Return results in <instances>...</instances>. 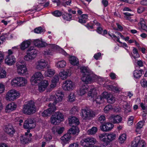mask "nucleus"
<instances>
[{
	"label": "nucleus",
	"mask_w": 147,
	"mask_h": 147,
	"mask_svg": "<svg viewBox=\"0 0 147 147\" xmlns=\"http://www.w3.org/2000/svg\"><path fill=\"white\" fill-rule=\"evenodd\" d=\"M80 69L82 73V76L81 79L83 82L88 84L97 81L98 76L92 74L91 71L88 67L81 66Z\"/></svg>",
	"instance_id": "f257e3e1"
},
{
	"label": "nucleus",
	"mask_w": 147,
	"mask_h": 147,
	"mask_svg": "<svg viewBox=\"0 0 147 147\" xmlns=\"http://www.w3.org/2000/svg\"><path fill=\"white\" fill-rule=\"evenodd\" d=\"M48 47L49 48L48 50H45L42 52L43 54L45 55H53L56 52L61 53L65 56L67 55V53L64 50L55 44H49Z\"/></svg>",
	"instance_id": "f03ea898"
},
{
	"label": "nucleus",
	"mask_w": 147,
	"mask_h": 147,
	"mask_svg": "<svg viewBox=\"0 0 147 147\" xmlns=\"http://www.w3.org/2000/svg\"><path fill=\"white\" fill-rule=\"evenodd\" d=\"M36 109L34 102L31 100L23 106V112L25 114L30 115L35 112Z\"/></svg>",
	"instance_id": "7ed1b4c3"
},
{
	"label": "nucleus",
	"mask_w": 147,
	"mask_h": 147,
	"mask_svg": "<svg viewBox=\"0 0 147 147\" xmlns=\"http://www.w3.org/2000/svg\"><path fill=\"white\" fill-rule=\"evenodd\" d=\"M27 82V80L25 78L19 77L13 79L11 82V84L13 87H23L25 86Z\"/></svg>",
	"instance_id": "20e7f679"
},
{
	"label": "nucleus",
	"mask_w": 147,
	"mask_h": 147,
	"mask_svg": "<svg viewBox=\"0 0 147 147\" xmlns=\"http://www.w3.org/2000/svg\"><path fill=\"white\" fill-rule=\"evenodd\" d=\"M20 96L19 92L15 89L9 90L6 93L5 99L7 101H13Z\"/></svg>",
	"instance_id": "39448f33"
},
{
	"label": "nucleus",
	"mask_w": 147,
	"mask_h": 147,
	"mask_svg": "<svg viewBox=\"0 0 147 147\" xmlns=\"http://www.w3.org/2000/svg\"><path fill=\"white\" fill-rule=\"evenodd\" d=\"M81 117L83 120H90L95 116V113L91 110L86 109H82Z\"/></svg>",
	"instance_id": "423d86ee"
},
{
	"label": "nucleus",
	"mask_w": 147,
	"mask_h": 147,
	"mask_svg": "<svg viewBox=\"0 0 147 147\" xmlns=\"http://www.w3.org/2000/svg\"><path fill=\"white\" fill-rule=\"evenodd\" d=\"M7 53L8 55L5 57V63L8 65L11 66L16 63V58L14 55H12L13 52L11 50L8 49Z\"/></svg>",
	"instance_id": "0eeeda50"
},
{
	"label": "nucleus",
	"mask_w": 147,
	"mask_h": 147,
	"mask_svg": "<svg viewBox=\"0 0 147 147\" xmlns=\"http://www.w3.org/2000/svg\"><path fill=\"white\" fill-rule=\"evenodd\" d=\"M98 142L96 139L93 137H88L84 139L80 142L81 145L83 147H89L94 145Z\"/></svg>",
	"instance_id": "6e6552de"
},
{
	"label": "nucleus",
	"mask_w": 147,
	"mask_h": 147,
	"mask_svg": "<svg viewBox=\"0 0 147 147\" xmlns=\"http://www.w3.org/2000/svg\"><path fill=\"white\" fill-rule=\"evenodd\" d=\"M63 89L65 91H71L75 88V84L69 80H67L63 82Z\"/></svg>",
	"instance_id": "1a4fd4ad"
},
{
	"label": "nucleus",
	"mask_w": 147,
	"mask_h": 147,
	"mask_svg": "<svg viewBox=\"0 0 147 147\" xmlns=\"http://www.w3.org/2000/svg\"><path fill=\"white\" fill-rule=\"evenodd\" d=\"M16 66L17 72L19 75L24 76L28 74L27 68L25 64H22L21 62H19L17 64Z\"/></svg>",
	"instance_id": "9d476101"
},
{
	"label": "nucleus",
	"mask_w": 147,
	"mask_h": 147,
	"mask_svg": "<svg viewBox=\"0 0 147 147\" xmlns=\"http://www.w3.org/2000/svg\"><path fill=\"white\" fill-rule=\"evenodd\" d=\"M132 146L134 147H146V144L140 136L136 137L132 142Z\"/></svg>",
	"instance_id": "9b49d317"
},
{
	"label": "nucleus",
	"mask_w": 147,
	"mask_h": 147,
	"mask_svg": "<svg viewBox=\"0 0 147 147\" xmlns=\"http://www.w3.org/2000/svg\"><path fill=\"white\" fill-rule=\"evenodd\" d=\"M44 78V76L42 73L40 71L35 72L33 75L31 79V82L32 84L37 83Z\"/></svg>",
	"instance_id": "f8f14e48"
},
{
	"label": "nucleus",
	"mask_w": 147,
	"mask_h": 147,
	"mask_svg": "<svg viewBox=\"0 0 147 147\" xmlns=\"http://www.w3.org/2000/svg\"><path fill=\"white\" fill-rule=\"evenodd\" d=\"M48 65L47 61L41 59L36 61L35 64V68L38 70H41L45 68Z\"/></svg>",
	"instance_id": "ddd939ff"
},
{
	"label": "nucleus",
	"mask_w": 147,
	"mask_h": 147,
	"mask_svg": "<svg viewBox=\"0 0 147 147\" xmlns=\"http://www.w3.org/2000/svg\"><path fill=\"white\" fill-rule=\"evenodd\" d=\"M49 108L45 110L42 113V115L43 117H47L50 115L52 113L56 110V107L54 105H52L51 103L49 104Z\"/></svg>",
	"instance_id": "4468645a"
},
{
	"label": "nucleus",
	"mask_w": 147,
	"mask_h": 147,
	"mask_svg": "<svg viewBox=\"0 0 147 147\" xmlns=\"http://www.w3.org/2000/svg\"><path fill=\"white\" fill-rule=\"evenodd\" d=\"M49 85L48 81L44 80L41 81L38 84V91L42 92L45 91Z\"/></svg>",
	"instance_id": "2eb2a0df"
},
{
	"label": "nucleus",
	"mask_w": 147,
	"mask_h": 147,
	"mask_svg": "<svg viewBox=\"0 0 147 147\" xmlns=\"http://www.w3.org/2000/svg\"><path fill=\"white\" fill-rule=\"evenodd\" d=\"M55 94V101L53 104H52V105L55 106L57 103L62 101L64 97L63 92L59 90H57Z\"/></svg>",
	"instance_id": "dca6fc26"
},
{
	"label": "nucleus",
	"mask_w": 147,
	"mask_h": 147,
	"mask_svg": "<svg viewBox=\"0 0 147 147\" xmlns=\"http://www.w3.org/2000/svg\"><path fill=\"white\" fill-rule=\"evenodd\" d=\"M114 127V125L111 123L107 122L102 124L100 126V130L104 132L110 131Z\"/></svg>",
	"instance_id": "f3484780"
},
{
	"label": "nucleus",
	"mask_w": 147,
	"mask_h": 147,
	"mask_svg": "<svg viewBox=\"0 0 147 147\" xmlns=\"http://www.w3.org/2000/svg\"><path fill=\"white\" fill-rule=\"evenodd\" d=\"M36 126L35 123L32 119H28L26 120L24 123V127L25 129H31Z\"/></svg>",
	"instance_id": "a211bd4d"
},
{
	"label": "nucleus",
	"mask_w": 147,
	"mask_h": 147,
	"mask_svg": "<svg viewBox=\"0 0 147 147\" xmlns=\"http://www.w3.org/2000/svg\"><path fill=\"white\" fill-rule=\"evenodd\" d=\"M4 130L9 135L12 136L16 132L13 126L11 124H8L4 126Z\"/></svg>",
	"instance_id": "6ab92c4d"
},
{
	"label": "nucleus",
	"mask_w": 147,
	"mask_h": 147,
	"mask_svg": "<svg viewBox=\"0 0 147 147\" xmlns=\"http://www.w3.org/2000/svg\"><path fill=\"white\" fill-rule=\"evenodd\" d=\"M102 95L106 98L108 103L110 104L114 103L115 101V97L113 95L107 92H104L102 93Z\"/></svg>",
	"instance_id": "aec40b11"
},
{
	"label": "nucleus",
	"mask_w": 147,
	"mask_h": 147,
	"mask_svg": "<svg viewBox=\"0 0 147 147\" xmlns=\"http://www.w3.org/2000/svg\"><path fill=\"white\" fill-rule=\"evenodd\" d=\"M55 70L52 68L50 65H48L47 67L44 75L46 77H51L55 74Z\"/></svg>",
	"instance_id": "412c9836"
},
{
	"label": "nucleus",
	"mask_w": 147,
	"mask_h": 147,
	"mask_svg": "<svg viewBox=\"0 0 147 147\" xmlns=\"http://www.w3.org/2000/svg\"><path fill=\"white\" fill-rule=\"evenodd\" d=\"M17 107V105L15 102H12L8 103L5 106V111L6 113L11 112L15 110Z\"/></svg>",
	"instance_id": "4be33fe9"
},
{
	"label": "nucleus",
	"mask_w": 147,
	"mask_h": 147,
	"mask_svg": "<svg viewBox=\"0 0 147 147\" xmlns=\"http://www.w3.org/2000/svg\"><path fill=\"white\" fill-rule=\"evenodd\" d=\"M71 74V70L70 69H68L60 72L59 75L61 79L64 80L67 79L68 76H70Z\"/></svg>",
	"instance_id": "5701e85b"
},
{
	"label": "nucleus",
	"mask_w": 147,
	"mask_h": 147,
	"mask_svg": "<svg viewBox=\"0 0 147 147\" xmlns=\"http://www.w3.org/2000/svg\"><path fill=\"white\" fill-rule=\"evenodd\" d=\"M64 128L59 126H55L52 129L53 133L55 135L58 136L61 134L64 131Z\"/></svg>",
	"instance_id": "b1692460"
},
{
	"label": "nucleus",
	"mask_w": 147,
	"mask_h": 147,
	"mask_svg": "<svg viewBox=\"0 0 147 147\" xmlns=\"http://www.w3.org/2000/svg\"><path fill=\"white\" fill-rule=\"evenodd\" d=\"M71 137V135L68 133L64 135L61 138V143L63 144L68 143Z\"/></svg>",
	"instance_id": "393cba45"
},
{
	"label": "nucleus",
	"mask_w": 147,
	"mask_h": 147,
	"mask_svg": "<svg viewBox=\"0 0 147 147\" xmlns=\"http://www.w3.org/2000/svg\"><path fill=\"white\" fill-rule=\"evenodd\" d=\"M97 95V91L95 88H93L90 89L88 92V96L90 98V99H94L95 98Z\"/></svg>",
	"instance_id": "a878e982"
},
{
	"label": "nucleus",
	"mask_w": 147,
	"mask_h": 147,
	"mask_svg": "<svg viewBox=\"0 0 147 147\" xmlns=\"http://www.w3.org/2000/svg\"><path fill=\"white\" fill-rule=\"evenodd\" d=\"M88 90V86L86 85H83L80 86L78 91V93L79 95L83 96L84 95Z\"/></svg>",
	"instance_id": "bb28decb"
},
{
	"label": "nucleus",
	"mask_w": 147,
	"mask_h": 147,
	"mask_svg": "<svg viewBox=\"0 0 147 147\" xmlns=\"http://www.w3.org/2000/svg\"><path fill=\"white\" fill-rule=\"evenodd\" d=\"M26 52V53H28L34 59L36 58L38 54L37 50L33 47H31L28 48Z\"/></svg>",
	"instance_id": "cd10ccee"
},
{
	"label": "nucleus",
	"mask_w": 147,
	"mask_h": 147,
	"mask_svg": "<svg viewBox=\"0 0 147 147\" xmlns=\"http://www.w3.org/2000/svg\"><path fill=\"white\" fill-rule=\"evenodd\" d=\"M111 119L113 123L117 124L121 122L122 120V118L119 115H112L111 116Z\"/></svg>",
	"instance_id": "c85d7f7f"
},
{
	"label": "nucleus",
	"mask_w": 147,
	"mask_h": 147,
	"mask_svg": "<svg viewBox=\"0 0 147 147\" xmlns=\"http://www.w3.org/2000/svg\"><path fill=\"white\" fill-rule=\"evenodd\" d=\"M31 40L29 39L23 41L20 45L21 50H24L27 48L30 45Z\"/></svg>",
	"instance_id": "c756f323"
},
{
	"label": "nucleus",
	"mask_w": 147,
	"mask_h": 147,
	"mask_svg": "<svg viewBox=\"0 0 147 147\" xmlns=\"http://www.w3.org/2000/svg\"><path fill=\"white\" fill-rule=\"evenodd\" d=\"M69 123L70 125L74 124L78 125L80 123L79 119L74 116H70L68 118Z\"/></svg>",
	"instance_id": "7c9ffc66"
},
{
	"label": "nucleus",
	"mask_w": 147,
	"mask_h": 147,
	"mask_svg": "<svg viewBox=\"0 0 147 147\" xmlns=\"http://www.w3.org/2000/svg\"><path fill=\"white\" fill-rule=\"evenodd\" d=\"M33 43L36 47L38 48L44 47L46 45L45 42H43L42 39L40 40L38 39L34 40L33 41Z\"/></svg>",
	"instance_id": "2f4dec72"
},
{
	"label": "nucleus",
	"mask_w": 147,
	"mask_h": 147,
	"mask_svg": "<svg viewBox=\"0 0 147 147\" xmlns=\"http://www.w3.org/2000/svg\"><path fill=\"white\" fill-rule=\"evenodd\" d=\"M124 112L126 113H127L131 111V107L130 105V102H124L123 106Z\"/></svg>",
	"instance_id": "473e14b6"
},
{
	"label": "nucleus",
	"mask_w": 147,
	"mask_h": 147,
	"mask_svg": "<svg viewBox=\"0 0 147 147\" xmlns=\"http://www.w3.org/2000/svg\"><path fill=\"white\" fill-rule=\"evenodd\" d=\"M105 98L103 97L102 94L101 96H97V95L96 98L92 99V100H93L94 102H95L96 104H100L104 102Z\"/></svg>",
	"instance_id": "72a5a7b5"
},
{
	"label": "nucleus",
	"mask_w": 147,
	"mask_h": 147,
	"mask_svg": "<svg viewBox=\"0 0 147 147\" xmlns=\"http://www.w3.org/2000/svg\"><path fill=\"white\" fill-rule=\"evenodd\" d=\"M80 130L77 126H73L68 131V133L71 135H78L79 132Z\"/></svg>",
	"instance_id": "f704fd0d"
},
{
	"label": "nucleus",
	"mask_w": 147,
	"mask_h": 147,
	"mask_svg": "<svg viewBox=\"0 0 147 147\" xmlns=\"http://www.w3.org/2000/svg\"><path fill=\"white\" fill-rule=\"evenodd\" d=\"M66 65V62L62 60L57 61L55 63V66L58 68H63L65 67Z\"/></svg>",
	"instance_id": "c9c22d12"
},
{
	"label": "nucleus",
	"mask_w": 147,
	"mask_h": 147,
	"mask_svg": "<svg viewBox=\"0 0 147 147\" xmlns=\"http://www.w3.org/2000/svg\"><path fill=\"white\" fill-rule=\"evenodd\" d=\"M138 25L141 29L147 32V26L146 25L145 21L143 18H140Z\"/></svg>",
	"instance_id": "e433bc0d"
},
{
	"label": "nucleus",
	"mask_w": 147,
	"mask_h": 147,
	"mask_svg": "<svg viewBox=\"0 0 147 147\" xmlns=\"http://www.w3.org/2000/svg\"><path fill=\"white\" fill-rule=\"evenodd\" d=\"M109 35L111 37V38H114V39L115 40L118 42H119L120 43H122V47H123L125 49L127 48L128 47V46L127 44L125 43H122L119 40V38H118L117 37L115 34H110L109 33Z\"/></svg>",
	"instance_id": "4c0bfd02"
},
{
	"label": "nucleus",
	"mask_w": 147,
	"mask_h": 147,
	"mask_svg": "<svg viewBox=\"0 0 147 147\" xmlns=\"http://www.w3.org/2000/svg\"><path fill=\"white\" fill-rule=\"evenodd\" d=\"M69 61L71 64L73 65H77L79 63V61L78 59L74 56H70Z\"/></svg>",
	"instance_id": "58836bf2"
},
{
	"label": "nucleus",
	"mask_w": 147,
	"mask_h": 147,
	"mask_svg": "<svg viewBox=\"0 0 147 147\" xmlns=\"http://www.w3.org/2000/svg\"><path fill=\"white\" fill-rule=\"evenodd\" d=\"M107 133V142H110L115 140L116 137L115 134L112 132Z\"/></svg>",
	"instance_id": "ea45409f"
},
{
	"label": "nucleus",
	"mask_w": 147,
	"mask_h": 147,
	"mask_svg": "<svg viewBox=\"0 0 147 147\" xmlns=\"http://www.w3.org/2000/svg\"><path fill=\"white\" fill-rule=\"evenodd\" d=\"M142 70H136L133 72L134 77L136 79H138L140 78L142 76Z\"/></svg>",
	"instance_id": "a19ab883"
},
{
	"label": "nucleus",
	"mask_w": 147,
	"mask_h": 147,
	"mask_svg": "<svg viewBox=\"0 0 147 147\" xmlns=\"http://www.w3.org/2000/svg\"><path fill=\"white\" fill-rule=\"evenodd\" d=\"M55 115L58 120V121L60 123L61 122L63 121L64 120V115L62 113L59 112H56Z\"/></svg>",
	"instance_id": "79ce46f5"
},
{
	"label": "nucleus",
	"mask_w": 147,
	"mask_h": 147,
	"mask_svg": "<svg viewBox=\"0 0 147 147\" xmlns=\"http://www.w3.org/2000/svg\"><path fill=\"white\" fill-rule=\"evenodd\" d=\"M107 88L109 90H111L116 93L119 92L120 88L118 86H112L108 85L107 86Z\"/></svg>",
	"instance_id": "37998d69"
},
{
	"label": "nucleus",
	"mask_w": 147,
	"mask_h": 147,
	"mask_svg": "<svg viewBox=\"0 0 147 147\" xmlns=\"http://www.w3.org/2000/svg\"><path fill=\"white\" fill-rule=\"evenodd\" d=\"M127 138V136L126 134L123 133L121 134L118 138L119 142L121 144L123 143L126 140Z\"/></svg>",
	"instance_id": "c03bdc74"
},
{
	"label": "nucleus",
	"mask_w": 147,
	"mask_h": 147,
	"mask_svg": "<svg viewBox=\"0 0 147 147\" xmlns=\"http://www.w3.org/2000/svg\"><path fill=\"white\" fill-rule=\"evenodd\" d=\"M107 134L105 133L100 134L98 136L99 140L101 141L107 142Z\"/></svg>",
	"instance_id": "a18cd8bd"
},
{
	"label": "nucleus",
	"mask_w": 147,
	"mask_h": 147,
	"mask_svg": "<svg viewBox=\"0 0 147 147\" xmlns=\"http://www.w3.org/2000/svg\"><path fill=\"white\" fill-rule=\"evenodd\" d=\"M88 17L86 14H83L79 18L78 22L81 23H85L88 19Z\"/></svg>",
	"instance_id": "49530a36"
},
{
	"label": "nucleus",
	"mask_w": 147,
	"mask_h": 147,
	"mask_svg": "<svg viewBox=\"0 0 147 147\" xmlns=\"http://www.w3.org/2000/svg\"><path fill=\"white\" fill-rule=\"evenodd\" d=\"M97 131L98 129L97 127H93L91 128L88 129L87 131V133L88 135H93L95 134Z\"/></svg>",
	"instance_id": "de8ad7c7"
},
{
	"label": "nucleus",
	"mask_w": 147,
	"mask_h": 147,
	"mask_svg": "<svg viewBox=\"0 0 147 147\" xmlns=\"http://www.w3.org/2000/svg\"><path fill=\"white\" fill-rule=\"evenodd\" d=\"M51 123L54 125H58L60 123L58 121V120L55 116V115H53L51 118Z\"/></svg>",
	"instance_id": "09e8293b"
},
{
	"label": "nucleus",
	"mask_w": 147,
	"mask_h": 147,
	"mask_svg": "<svg viewBox=\"0 0 147 147\" xmlns=\"http://www.w3.org/2000/svg\"><path fill=\"white\" fill-rule=\"evenodd\" d=\"M31 140V139L30 138L28 139H27L26 138L23 136H21L20 137V140L22 143L23 144H26L28 143Z\"/></svg>",
	"instance_id": "8fccbe9b"
},
{
	"label": "nucleus",
	"mask_w": 147,
	"mask_h": 147,
	"mask_svg": "<svg viewBox=\"0 0 147 147\" xmlns=\"http://www.w3.org/2000/svg\"><path fill=\"white\" fill-rule=\"evenodd\" d=\"M62 17L66 21H70L71 20L72 16L70 14L65 13L62 15Z\"/></svg>",
	"instance_id": "3c124183"
},
{
	"label": "nucleus",
	"mask_w": 147,
	"mask_h": 147,
	"mask_svg": "<svg viewBox=\"0 0 147 147\" xmlns=\"http://www.w3.org/2000/svg\"><path fill=\"white\" fill-rule=\"evenodd\" d=\"M26 55L24 57V59L25 61H31L34 59L32 56L28 54V53H26Z\"/></svg>",
	"instance_id": "603ef678"
},
{
	"label": "nucleus",
	"mask_w": 147,
	"mask_h": 147,
	"mask_svg": "<svg viewBox=\"0 0 147 147\" xmlns=\"http://www.w3.org/2000/svg\"><path fill=\"white\" fill-rule=\"evenodd\" d=\"M133 56L134 59L138 58L140 57V55L138 53L137 49L135 48H133L132 50Z\"/></svg>",
	"instance_id": "864d4df0"
},
{
	"label": "nucleus",
	"mask_w": 147,
	"mask_h": 147,
	"mask_svg": "<svg viewBox=\"0 0 147 147\" xmlns=\"http://www.w3.org/2000/svg\"><path fill=\"white\" fill-rule=\"evenodd\" d=\"M68 99L69 102H72L76 100V96L75 94L73 92L70 93L68 96Z\"/></svg>",
	"instance_id": "5fc2aeb1"
},
{
	"label": "nucleus",
	"mask_w": 147,
	"mask_h": 147,
	"mask_svg": "<svg viewBox=\"0 0 147 147\" xmlns=\"http://www.w3.org/2000/svg\"><path fill=\"white\" fill-rule=\"evenodd\" d=\"M41 0H40L39 1V4L38 5H36L34 7V9L35 10L37 11H40L42 8L43 5H42V3L41 2Z\"/></svg>",
	"instance_id": "6e6d98bb"
},
{
	"label": "nucleus",
	"mask_w": 147,
	"mask_h": 147,
	"mask_svg": "<svg viewBox=\"0 0 147 147\" xmlns=\"http://www.w3.org/2000/svg\"><path fill=\"white\" fill-rule=\"evenodd\" d=\"M6 76V72L5 70L2 68L0 69V78H5Z\"/></svg>",
	"instance_id": "4d7b16f0"
},
{
	"label": "nucleus",
	"mask_w": 147,
	"mask_h": 147,
	"mask_svg": "<svg viewBox=\"0 0 147 147\" xmlns=\"http://www.w3.org/2000/svg\"><path fill=\"white\" fill-rule=\"evenodd\" d=\"M79 109L77 106H74L72 107L70 110V113L71 114H74L78 112Z\"/></svg>",
	"instance_id": "13d9d810"
},
{
	"label": "nucleus",
	"mask_w": 147,
	"mask_h": 147,
	"mask_svg": "<svg viewBox=\"0 0 147 147\" xmlns=\"http://www.w3.org/2000/svg\"><path fill=\"white\" fill-rule=\"evenodd\" d=\"M112 109V105H107L105 107L104 109V111L105 113H107Z\"/></svg>",
	"instance_id": "bf43d9fd"
},
{
	"label": "nucleus",
	"mask_w": 147,
	"mask_h": 147,
	"mask_svg": "<svg viewBox=\"0 0 147 147\" xmlns=\"http://www.w3.org/2000/svg\"><path fill=\"white\" fill-rule=\"evenodd\" d=\"M63 12H61L59 10H56L53 12V14L56 17H59L62 14V13Z\"/></svg>",
	"instance_id": "052dcab7"
},
{
	"label": "nucleus",
	"mask_w": 147,
	"mask_h": 147,
	"mask_svg": "<svg viewBox=\"0 0 147 147\" xmlns=\"http://www.w3.org/2000/svg\"><path fill=\"white\" fill-rule=\"evenodd\" d=\"M140 84L141 86L145 88L147 87V80L143 79L140 81Z\"/></svg>",
	"instance_id": "680f3d73"
},
{
	"label": "nucleus",
	"mask_w": 147,
	"mask_h": 147,
	"mask_svg": "<svg viewBox=\"0 0 147 147\" xmlns=\"http://www.w3.org/2000/svg\"><path fill=\"white\" fill-rule=\"evenodd\" d=\"M134 117L133 116H130L128 119L127 124L129 125L130 126L132 125L133 122Z\"/></svg>",
	"instance_id": "e2e57ef3"
},
{
	"label": "nucleus",
	"mask_w": 147,
	"mask_h": 147,
	"mask_svg": "<svg viewBox=\"0 0 147 147\" xmlns=\"http://www.w3.org/2000/svg\"><path fill=\"white\" fill-rule=\"evenodd\" d=\"M106 120V117L104 115H101L99 117L98 120L100 123H103Z\"/></svg>",
	"instance_id": "0e129e2a"
},
{
	"label": "nucleus",
	"mask_w": 147,
	"mask_h": 147,
	"mask_svg": "<svg viewBox=\"0 0 147 147\" xmlns=\"http://www.w3.org/2000/svg\"><path fill=\"white\" fill-rule=\"evenodd\" d=\"M43 31V30L42 29V27H38L34 29V32L35 33L39 34L41 33Z\"/></svg>",
	"instance_id": "69168bd1"
},
{
	"label": "nucleus",
	"mask_w": 147,
	"mask_h": 147,
	"mask_svg": "<svg viewBox=\"0 0 147 147\" xmlns=\"http://www.w3.org/2000/svg\"><path fill=\"white\" fill-rule=\"evenodd\" d=\"M116 34L120 36L122 39L123 40H124L125 41H129V38L128 36H127L125 38L121 34V33L118 32H116Z\"/></svg>",
	"instance_id": "338daca9"
},
{
	"label": "nucleus",
	"mask_w": 147,
	"mask_h": 147,
	"mask_svg": "<svg viewBox=\"0 0 147 147\" xmlns=\"http://www.w3.org/2000/svg\"><path fill=\"white\" fill-rule=\"evenodd\" d=\"M144 124V121H140L136 125V126L138 127H140L142 128Z\"/></svg>",
	"instance_id": "774afa93"
}]
</instances>
